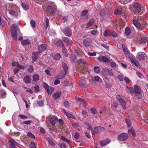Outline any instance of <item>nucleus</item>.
<instances>
[{"label": "nucleus", "mask_w": 148, "mask_h": 148, "mask_svg": "<svg viewBox=\"0 0 148 148\" xmlns=\"http://www.w3.org/2000/svg\"><path fill=\"white\" fill-rule=\"evenodd\" d=\"M11 34L12 37L16 40L17 39V31L18 30L17 25L16 24L12 25L11 27Z\"/></svg>", "instance_id": "1"}, {"label": "nucleus", "mask_w": 148, "mask_h": 148, "mask_svg": "<svg viewBox=\"0 0 148 148\" xmlns=\"http://www.w3.org/2000/svg\"><path fill=\"white\" fill-rule=\"evenodd\" d=\"M134 88L135 95L138 99H141L142 97V91L139 86L137 85H135Z\"/></svg>", "instance_id": "2"}, {"label": "nucleus", "mask_w": 148, "mask_h": 148, "mask_svg": "<svg viewBox=\"0 0 148 148\" xmlns=\"http://www.w3.org/2000/svg\"><path fill=\"white\" fill-rule=\"evenodd\" d=\"M77 63L79 64V66H81L80 69L82 71L84 70V71H86V69H84V67H86L85 64L86 63V61L82 59H80L77 60ZM82 74L83 75L84 74V73L83 71L82 72Z\"/></svg>", "instance_id": "3"}, {"label": "nucleus", "mask_w": 148, "mask_h": 148, "mask_svg": "<svg viewBox=\"0 0 148 148\" xmlns=\"http://www.w3.org/2000/svg\"><path fill=\"white\" fill-rule=\"evenodd\" d=\"M116 99L118 100L120 103L121 105L122 106L124 109H125L126 108V102L125 100L122 98L119 95H116Z\"/></svg>", "instance_id": "4"}, {"label": "nucleus", "mask_w": 148, "mask_h": 148, "mask_svg": "<svg viewBox=\"0 0 148 148\" xmlns=\"http://www.w3.org/2000/svg\"><path fill=\"white\" fill-rule=\"evenodd\" d=\"M128 137L127 134L123 132L118 135V139L120 141H124L128 138Z\"/></svg>", "instance_id": "5"}, {"label": "nucleus", "mask_w": 148, "mask_h": 148, "mask_svg": "<svg viewBox=\"0 0 148 148\" xmlns=\"http://www.w3.org/2000/svg\"><path fill=\"white\" fill-rule=\"evenodd\" d=\"M137 58L140 61L144 60L147 55L143 52H139L137 55Z\"/></svg>", "instance_id": "6"}, {"label": "nucleus", "mask_w": 148, "mask_h": 148, "mask_svg": "<svg viewBox=\"0 0 148 148\" xmlns=\"http://www.w3.org/2000/svg\"><path fill=\"white\" fill-rule=\"evenodd\" d=\"M134 7L136 12L138 13L141 11L142 6L141 5L138 3H136L134 4Z\"/></svg>", "instance_id": "7"}, {"label": "nucleus", "mask_w": 148, "mask_h": 148, "mask_svg": "<svg viewBox=\"0 0 148 148\" xmlns=\"http://www.w3.org/2000/svg\"><path fill=\"white\" fill-rule=\"evenodd\" d=\"M62 67L64 69V71L63 72L64 74L61 77H58V79H62L63 78L66 74L67 71L68 70V68L66 64L64 62L62 63Z\"/></svg>", "instance_id": "8"}, {"label": "nucleus", "mask_w": 148, "mask_h": 148, "mask_svg": "<svg viewBox=\"0 0 148 148\" xmlns=\"http://www.w3.org/2000/svg\"><path fill=\"white\" fill-rule=\"evenodd\" d=\"M63 32L66 36L70 37L71 36L72 33L71 30L68 27H65L63 31Z\"/></svg>", "instance_id": "9"}, {"label": "nucleus", "mask_w": 148, "mask_h": 148, "mask_svg": "<svg viewBox=\"0 0 148 148\" xmlns=\"http://www.w3.org/2000/svg\"><path fill=\"white\" fill-rule=\"evenodd\" d=\"M47 48V45L46 44H43L38 47V52L41 53L43 51L45 50Z\"/></svg>", "instance_id": "10"}, {"label": "nucleus", "mask_w": 148, "mask_h": 148, "mask_svg": "<svg viewBox=\"0 0 148 148\" xmlns=\"http://www.w3.org/2000/svg\"><path fill=\"white\" fill-rule=\"evenodd\" d=\"M9 146L10 148H15L16 145H17L18 143L14 140L9 141Z\"/></svg>", "instance_id": "11"}, {"label": "nucleus", "mask_w": 148, "mask_h": 148, "mask_svg": "<svg viewBox=\"0 0 148 148\" xmlns=\"http://www.w3.org/2000/svg\"><path fill=\"white\" fill-rule=\"evenodd\" d=\"M133 22L134 25L138 29H140L141 26L144 27H146V24L144 26L143 25H141L140 24L136 21L134 20Z\"/></svg>", "instance_id": "12"}, {"label": "nucleus", "mask_w": 148, "mask_h": 148, "mask_svg": "<svg viewBox=\"0 0 148 148\" xmlns=\"http://www.w3.org/2000/svg\"><path fill=\"white\" fill-rule=\"evenodd\" d=\"M97 59L99 61L104 62H107L109 61V59L106 56H101L97 58Z\"/></svg>", "instance_id": "13"}, {"label": "nucleus", "mask_w": 148, "mask_h": 148, "mask_svg": "<svg viewBox=\"0 0 148 148\" xmlns=\"http://www.w3.org/2000/svg\"><path fill=\"white\" fill-rule=\"evenodd\" d=\"M104 130L105 129L104 127L100 126L96 127L95 129V132L97 134L103 132L104 131Z\"/></svg>", "instance_id": "14"}, {"label": "nucleus", "mask_w": 148, "mask_h": 148, "mask_svg": "<svg viewBox=\"0 0 148 148\" xmlns=\"http://www.w3.org/2000/svg\"><path fill=\"white\" fill-rule=\"evenodd\" d=\"M40 53L38 52L33 53L32 56V60L34 62L36 61L38 58V55Z\"/></svg>", "instance_id": "15"}, {"label": "nucleus", "mask_w": 148, "mask_h": 148, "mask_svg": "<svg viewBox=\"0 0 148 148\" xmlns=\"http://www.w3.org/2000/svg\"><path fill=\"white\" fill-rule=\"evenodd\" d=\"M110 142V140L109 139H107L106 140L101 141V146L104 147L108 144Z\"/></svg>", "instance_id": "16"}, {"label": "nucleus", "mask_w": 148, "mask_h": 148, "mask_svg": "<svg viewBox=\"0 0 148 148\" xmlns=\"http://www.w3.org/2000/svg\"><path fill=\"white\" fill-rule=\"evenodd\" d=\"M58 120V119L56 116L51 117L50 120V123L53 125H55L56 122Z\"/></svg>", "instance_id": "17"}, {"label": "nucleus", "mask_w": 148, "mask_h": 148, "mask_svg": "<svg viewBox=\"0 0 148 148\" xmlns=\"http://www.w3.org/2000/svg\"><path fill=\"white\" fill-rule=\"evenodd\" d=\"M63 40L66 44L70 45L72 44V42L71 40L67 38L63 37Z\"/></svg>", "instance_id": "18"}, {"label": "nucleus", "mask_w": 148, "mask_h": 148, "mask_svg": "<svg viewBox=\"0 0 148 148\" xmlns=\"http://www.w3.org/2000/svg\"><path fill=\"white\" fill-rule=\"evenodd\" d=\"M130 60L131 62L133 63L135 66L138 67L140 66V64L137 60L134 58H130Z\"/></svg>", "instance_id": "19"}, {"label": "nucleus", "mask_w": 148, "mask_h": 148, "mask_svg": "<svg viewBox=\"0 0 148 148\" xmlns=\"http://www.w3.org/2000/svg\"><path fill=\"white\" fill-rule=\"evenodd\" d=\"M47 12L50 14H52L54 12V10L52 6H49L47 8Z\"/></svg>", "instance_id": "20"}, {"label": "nucleus", "mask_w": 148, "mask_h": 148, "mask_svg": "<svg viewBox=\"0 0 148 148\" xmlns=\"http://www.w3.org/2000/svg\"><path fill=\"white\" fill-rule=\"evenodd\" d=\"M104 71L107 74L108 76H112L113 75V73L111 71V70H110L108 69L105 68Z\"/></svg>", "instance_id": "21"}, {"label": "nucleus", "mask_w": 148, "mask_h": 148, "mask_svg": "<svg viewBox=\"0 0 148 148\" xmlns=\"http://www.w3.org/2000/svg\"><path fill=\"white\" fill-rule=\"evenodd\" d=\"M23 81L26 84L30 83L31 80L30 76L28 75H26Z\"/></svg>", "instance_id": "22"}, {"label": "nucleus", "mask_w": 148, "mask_h": 148, "mask_svg": "<svg viewBox=\"0 0 148 148\" xmlns=\"http://www.w3.org/2000/svg\"><path fill=\"white\" fill-rule=\"evenodd\" d=\"M79 86L82 88H84L86 86V82L84 79H81L80 80V82L79 84Z\"/></svg>", "instance_id": "23"}, {"label": "nucleus", "mask_w": 148, "mask_h": 148, "mask_svg": "<svg viewBox=\"0 0 148 148\" xmlns=\"http://www.w3.org/2000/svg\"><path fill=\"white\" fill-rule=\"evenodd\" d=\"M61 95V92H58L55 93L53 95V98L54 99L56 100L58 99Z\"/></svg>", "instance_id": "24"}, {"label": "nucleus", "mask_w": 148, "mask_h": 148, "mask_svg": "<svg viewBox=\"0 0 148 148\" xmlns=\"http://www.w3.org/2000/svg\"><path fill=\"white\" fill-rule=\"evenodd\" d=\"M109 36H111L113 37H117L118 35L117 33L114 31H110V33L108 34Z\"/></svg>", "instance_id": "25"}, {"label": "nucleus", "mask_w": 148, "mask_h": 148, "mask_svg": "<svg viewBox=\"0 0 148 148\" xmlns=\"http://www.w3.org/2000/svg\"><path fill=\"white\" fill-rule=\"evenodd\" d=\"M21 5L23 9L26 10L28 9V4L26 2H22L21 3Z\"/></svg>", "instance_id": "26"}, {"label": "nucleus", "mask_w": 148, "mask_h": 148, "mask_svg": "<svg viewBox=\"0 0 148 148\" xmlns=\"http://www.w3.org/2000/svg\"><path fill=\"white\" fill-rule=\"evenodd\" d=\"M33 80L34 82L38 81L39 79V75L37 74H35L34 75L32 76Z\"/></svg>", "instance_id": "27"}, {"label": "nucleus", "mask_w": 148, "mask_h": 148, "mask_svg": "<svg viewBox=\"0 0 148 148\" xmlns=\"http://www.w3.org/2000/svg\"><path fill=\"white\" fill-rule=\"evenodd\" d=\"M63 110L65 114L68 117L70 118L73 119L74 118V116L72 115L71 114L67 112H66V110L64 109H63Z\"/></svg>", "instance_id": "28"}, {"label": "nucleus", "mask_w": 148, "mask_h": 148, "mask_svg": "<svg viewBox=\"0 0 148 148\" xmlns=\"http://www.w3.org/2000/svg\"><path fill=\"white\" fill-rule=\"evenodd\" d=\"M46 90L49 94L50 93L51 94L54 90L53 88L50 86H49Z\"/></svg>", "instance_id": "29"}, {"label": "nucleus", "mask_w": 148, "mask_h": 148, "mask_svg": "<svg viewBox=\"0 0 148 148\" xmlns=\"http://www.w3.org/2000/svg\"><path fill=\"white\" fill-rule=\"evenodd\" d=\"M128 132L129 133L131 134L133 136H136V133L135 132V130L132 127L131 129H129L128 130Z\"/></svg>", "instance_id": "30"}, {"label": "nucleus", "mask_w": 148, "mask_h": 148, "mask_svg": "<svg viewBox=\"0 0 148 148\" xmlns=\"http://www.w3.org/2000/svg\"><path fill=\"white\" fill-rule=\"evenodd\" d=\"M95 22V20L93 18H91L87 23V27H90L92 26Z\"/></svg>", "instance_id": "31"}, {"label": "nucleus", "mask_w": 148, "mask_h": 148, "mask_svg": "<svg viewBox=\"0 0 148 148\" xmlns=\"http://www.w3.org/2000/svg\"><path fill=\"white\" fill-rule=\"evenodd\" d=\"M127 90L128 92L133 93L134 92V88L131 87H127Z\"/></svg>", "instance_id": "32"}, {"label": "nucleus", "mask_w": 148, "mask_h": 148, "mask_svg": "<svg viewBox=\"0 0 148 148\" xmlns=\"http://www.w3.org/2000/svg\"><path fill=\"white\" fill-rule=\"evenodd\" d=\"M62 53L64 55V56L67 57L68 56V54L67 53V50L66 48L63 46H62Z\"/></svg>", "instance_id": "33"}, {"label": "nucleus", "mask_w": 148, "mask_h": 148, "mask_svg": "<svg viewBox=\"0 0 148 148\" xmlns=\"http://www.w3.org/2000/svg\"><path fill=\"white\" fill-rule=\"evenodd\" d=\"M112 60H111L109 61V64L112 67L114 68L116 67V64L114 62L112 61Z\"/></svg>", "instance_id": "34"}, {"label": "nucleus", "mask_w": 148, "mask_h": 148, "mask_svg": "<svg viewBox=\"0 0 148 148\" xmlns=\"http://www.w3.org/2000/svg\"><path fill=\"white\" fill-rule=\"evenodd\" d=\"M61 57L60 54L59 53H58L53 57V58L56 60H59Z\"/></svg>", "instance_id": "35"}, {"label": "nucleus", "mask_w": 148, "mask_h": 148, "mask_svg": "<svg viewBox=\"0 0 148 148\" xmlns=\"http://www.w3.org/2000/svg\"><path fill=\"white\" fill-rule=\"evenodd\" d=\"M30 42L29 40H25L22 41V44L24 45H27L29 44Z\"/></svg>", "instance_id": "36"}, {"label": "nucleus", "mask_w": 148, "mask_h": 148, "mask_svg": "<svg viewBox=\"0 0 148 148\" xmlns=\"http://www.w3.org/2000/svg\"><path fill=\"white\" fill-rule=\"evenodd\" d=\"M125 32L127 35H130L131 33L130 28L128 27H126L125 30Z\"/></svg>", "instance_id": "37"}, {"label": "nucleus", "mask_w": 148, "mask_h": 148, "mask_svg": "<svg viewBox=\"0 0 148 148\" xmlns=\"http://www.w3.org/2000/svg\"><path fill=\"white\" fill-rule=\"evenodd\" d=\"M125 120L127 123V126L129 127H130L131 126L132 124L130 120L128 119H125Z\"/></svg>", "instance_id": "38"}, {"label": "nucleus", "mask_w": 148, "mask_h": 148, "mask_svg": "<svg viewBox=\"0 0 148 148\" xmlns=\"http://www.w3.org/2000/svg\"><path fill=\"white\" fill-rule=\"evenodd\" d=\"M79 133L77 132H76L75 135H74V137L76 139L75 141H76L78 142H79V140L78 139V138H79Z\"/></svg>", "instance_id": "39"}, {"label": "nucleus", "mask_w": 148, "mask_h": 148, "mask_svg": "<svg viewBox=\"0 0 148 148\" xmlns=\"http://www.w3.org/2000/svg\"><path fill=\"white\" fill-rule=\"evenodd\" d=\"M34 67L32 65H30L29 66V68H27L28 71L30 73H32L34 71Z\"/></svg>", "instance_id": "40"}, {"label": "nucleus", "mask_w": 148, "mask_h": 148, "mask_svg": "<svg viewBox=\"0 0 148 148\" xmlns=\"http://www.w3.org/2000/svg\"><path fill=\"white\" fill-rule=\"evenodd\" d=\"M30 24L32 27H36V23L34 20H31L30 21Z\"/></svg>", "instance_id": "41"}, {"label": "nucleus", "mask_w": 148, "mask_h": 148, "mask_svg": "<svg viewBox=\"0 0 148 148\" xmlns=\"http://www.w3.org/2000/svg\"><path fill=\"white\" fill-rule=\"evenodd\" d=\"M56 44L59 47L63 46L64 44L62 41L61 40H59L56 42Z\"/></svg>", "instance_id": "42"}, {"label": "nucleus", "mask_w": 148, "mask_h": 148, "mask_svg": "<svg viewBox=\"0 0 148 148\" xmlns=\"http://www.w3.org/2000/svg\"><path fill=\"white\" fill-rule=\"evenodd\" d=\"M34 91L36 93L38 92L39 90V86L38 85H35L34 87Z\"/></svg>", "instance_id": "43"}, {"label": "nucleus", "mask_w": 148, "mask_h": 148, "mask_svg": "<svg viewBox=\"0 0 148 148\" xmlns=\"http://www.w3.org/2000/svg\"><path fill=\"white\" fill-rule=\"evenodd\" d=\"M147 41V38H142L140 41V43H145Z\"/></svg>", "instance_id": "44"}, {"label": "nucleus", "mask_w": 148, "mask_h": 148, "mask_svg": "<svg viewBox=\"0 0 148 148\" xmlns=\"http://www.w3.org/2000/svg\"><path fill=\"white\" fill-rule=\"evenodd\" d=\"M94 70L95 72L98 73L100 72L99 67L98 66H96L94 68Z\"/></svg>", "instance_id": "45"}, {"label": "nucleus", "mask_w": 148, "mask_h": 148, "mask_svg": "<svg viewBox=\"0 0 148 148\" xmlns=\"http://www.w3.org/2000/svg\"><path fill=\"white\" fill-rule=\"evenodd\" d=\"M88 12V11L87 10H84V11H83L82 12L81 15L82 16H85L86 15Z\"/></svg>", "instance_id": "46"}, {"label": "nucleus", "mask_w": 148, "mask_h": 148, "mask_svg": "<svg viewBox=\"0 0 148 148\" xmlns=\"http://www.w3.org/2000/svg\"><path fill=\"white\" fill-rule=\"evenodd\" d=\"M110 33V31L106 30L103 32V35L105 37H107Z\"/></svg>", "instance_id": "47"}, {"label": "nucleus", "mask_w": 148, "mask_h": 148, "mask_svg": "<svg viewBox=\"0 0 148 148\" xmlns=\"http://www.w3.org/2000/svg\"><path fill=\"white\" fill-rule=\"evenodd\" d=\"M122 47L123 50V51L125 52L128 50V49L126 47V45L125 44H122Z\"/></svg>", "instance_id": "48"}, {"label": "nucleus", "mask_w": 148, "mask_h": 148, "mask_svg": "<svg viewBox=\"0 0 148 148\" xmlns=\"http://www.w3.org/2000/svg\"><path fill=\"white\" fill-rule=\"evenodd\" d=\"M32 122V121H24L23 122V124H25L26 125H30Z\"/></svg>", "instance_id": "49"}, {"label": "nucleus", "mask_w": 148, "mask_h": 148, "mask_svg": "<svg viewBox=\"0 0 148 148\" xmlns=\"http://www.w3.org/2000/svg\"><path fill=\"white\" fill-rule=\"evenodd\" d=\"M27 135L32 138H35V137L34 135L30 132H29L27 133Z\"/></svg>", "instance_id": "50"}, {"label": "nucleus", "mask_w": 148, "mask_h": 148, "mask_svg": "<svg viewBox=\"0 0 148 148\" xmlns=\"http://www.w3.org/2000/svg\"><path fill=\"white\" fill-rule=\"evenodd\" d=\"M83 43L84 44L85 46H88L89 45L88 40L87 39H85L84 40Z\"/></svg>", "instance_id": "51"}, {"label": "nucleus", "mask_w": 148, "mask_h": 148, "mask_svg": "<svg viewBox=\"0 0 148 148\" xmlns=\"http://www.w3.org/2000/svg\"><path fill=\"white\" fill-rule=\"evenodd\" d=\"M99 14L101 17H103L105 15V11L102 10L99 13Z\"/></svg>", "instance_id": "52"}, {"label": "nucleus", "mask_w": 148, "mask_h": 148, "mask_svg": "<svg viewBox=\"0 0 148 148\" xmlns=\"http://www.w3.org/2000/svg\"><path fill=\"white\" fill-rule=\"evenodd\" d=\"M122 13V10H120L118 9L116 10L114 12L115 14H121Z\"/></svg>", "instance_id": "53"}, {"label": "nucleus", "mask_w": 148, "mask_h": 148, "mask_svg": "<svg viewBox=\"0 0 148 148\" xmlns=\"http://www.w3.org/2000/svg\"><path fill=\"white\" fill-rule=\"evenodd\" d=\"M19 117L23 119H27V117L26 116L20 114L18 115Z\"/></svg>", "instance_id": "54"}, {"label": "nucleus", "mask_w": 148, "mask_h": 148, "mask_svg": "<svg viewBox=\"0 0 148 148\" xmlns=\"http://www.w3.org/2000/svg\"><path fill=\"white\" fill-rule=\"evenodd\" d=\"M18 67L22 69H24L26 68V66L23 65H21L19 64L18 66Z\"/></svg>", "instance_id": "55"}, {"label": "nucleus", "mask_w": 148, "mask_h": 148, "mask_svg": "<svg viewBox=\"0 0 148 148\" xmlns=\"http://www.w3.org/2000/svg\"><path fill=\"white\" fill-rule=\"evenodd\" d=\"M64 105L66 108H68L69 106V103L68 101H65L64 103Z\"/></svg>", "instance_id": "56"}, {"label": "nucleus", "mask_w": 148, "mask_h": 148, "mask_svg": "<svg viewBox=\"0 0 148 148\" xmlns=\"http://www.w3.org/2000/svg\"><path fill=\"white\" fill-rule=\"evenodd\" d=\"M127 58H129L130 56V52L129 50L124 52Z\"/></svg>", "instance_id": "57"}, {"label": "nucleus", "mask_w": 148, "mask_h": 148, "mask_svg": "<svg viewBox=\"0 0 148 148\" xmlns=\"http://www.w3.org/2000/svg\"><path fill=\"white\" fill-rule=\"evenodd\" d=\"M98 32V31L97 30H93L91 31V33L92 35H95Z\"/></svg>", "instance_id": "58"}, {"label": "nucleus", "mask_w": 148, "mask_h": 148, "mask_svg": "<svg viewBox=\"0 0 148 148\" xmlns=\"http://www.w3.org/2000/svg\"><path fill=\"white\" fill-rule=\"evenodd\" d=\"M29 148H36V147L34 143L32 142L30 144Z\"/></svg>", "instance_id": "59"}, {"label": "nucleus", "mask_w": 148, "mask_h": 148, "mask_svg": "<svg viewBox=\"0 0 148 148\" xmlns=\"http://www.w3.org/2000/svg\"><path fill=\"white\" fill-rule=\"evenodd\" d=\"M48 142L52 146H54L55 145L54 143L50 139L48 140Z\"/></svg>", "instance_id": "60"}, {"label": "nucleus", "mask_w": 148, "mask_h": 148, "mask_svg": "<svg viewBox=\"0 0 148 148\" xmlns=\"http://www.w3.org/2000/svg\"><path fill=\"white\" fill-rule=\"evenodd\" d=\"M137 76L139 77L143 78L144 77V76L141 73L139 72H137Z\"/></svg>", "instance_id": "61"}, {"label": "nucleus", "mask_w": 148, "mask_h": 148, "mask_svg": "<svg viewBox=\"0 0 148 148\" xmlns=\"http://www.w3.org/2000/svg\"><path fill=\"white\" fill-rule=\"evenodd\" d=\"M112 106L114 108H116L117 107V104L116 102L115 101H114L112 104H111Z\"/></svg>", "instance_id": "62"}, {"label": "nucleus", "mask_w": 148, "mask_h": 148, "mask_svg": "<svg viewBox=\"0 0 148 148\" xmlns=\"http://www.w3.org/2000/svg\"><path fill=\"white\" fill-rule=\"evenodd\" d=\"M117 78L121 81H123V77L120 75H118Z\"/></svg>", "instance_id": "63"}, {"label": "nucleus", "mask_w": 148, "mask_h": 148, "mask_svg": "<svg viewBox=\"0 0 148 148\" xmlns=\"http://www.w3.org/2000/svg\"><path fill=\"white\" fill-rule=\"evenodd\" d=\"M6 24V23L2 20L0 21V26H3Z\"/></svg>", "instance_id": "64"}]
</instances>
